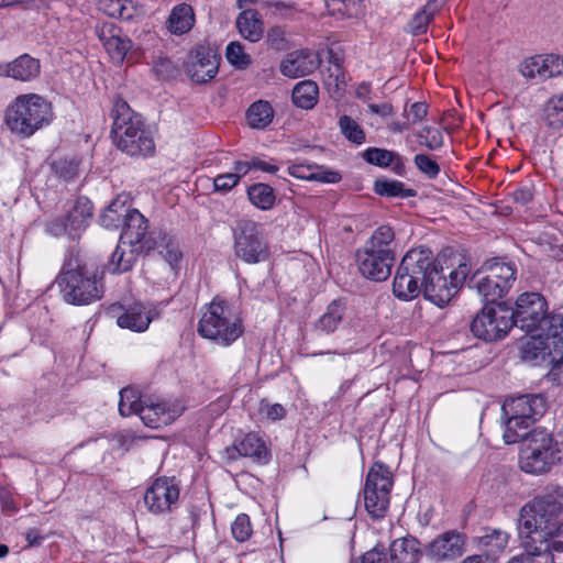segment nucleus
<instances>
[{"instance_id":"obj_47","label":"nucleus","mask_w":563,"mask_h":563,"mask_svg":"<svg viewBox=\"0 0 563 563\" xmlns=\"http://www.w3.org/2000/svg\"><path fill=\"white\" fill-rule=\"evenodd\" d=\"M339 128L344 137L350 142L357 145L365 142V132L361 125L350 115H342L339 119Z\"/></svg>"},{"instance_id":"obj_44","label":"nucleus","mask_w":563,"mask_h":563,"mask_svg":"<svg viewBox=\"0 0 563 563\" xmlns=\"http://www.w3.org/2000/svg\"><path fill=\"white\" fill-rule=\"evenodd\" d=\"M543 119L548 128L563 133V93L547 102Z\"/></svg>"},{"instance_id":"obj_3","label":"nucleus","mask_w":563,"mask_h":563,"mask_svg":"<svg viewBox=\"0 0 563 563\" xmlns=\"http://www.w3.org/2000/svg\"><path fill=\"white\" fill-rule=\"evenodd\" d=\"M111 118V134L119 150L131 156H147L154 153L152 133L146 129L142 115L133 111L126 101L121 98L114 100Z\"/></svg>"},{"instance_id":"obj_25","label":"nucleus","mask_w":563,"mask_h":563,"mask_svg":"<svg viewBox=\"0 0 563 563\" xmlns=\"http://www.w3.org/2000/svg\"><path fill=\"white\" fill-rule=\"evenodd\" d=\"M142 253L147 252L140 245H130L126 241L120 239L108 262V271L112 274H121L131 271Z\"/></svg>"},{"instance_id":"obj_33","label":"nucleus","mask_w":563,"mask_h":563,"mask_svg":"<svg viewBox=\"0 0 563 563\" xmlns=\"http://www.w3.org/2000/svg\"><path fill=\"white\" fill-rule=\"evenodd\" d=\"M194 24L195 13L191 5L187 3H180L174 7L167 20L168 31L176 35L189 32Z\"/></svg>"},{"instance_id":"obj_28","label":"nucleus","mask_w":563,"mask_h":563,"mask_svg":"<svg viewBox=\"0 0 563 563\" xmlns=\"http://www.w3.org/2000/svg\"><path fill=\"white\" fill-rule=\"evenodd\" d=\"M118 316L117 324L122 329H129L134 332H144L154 318L152 310H147L141 302H135Z\"/></svg>"},{"instance_id":"obj_56","label":"nucleus","mask_w":563,"mask_h":563,"mask_svg":"<svg viewBox=\"0 0 563 563\" xmlns=\"http://www.w3.org/2000/svg\"><path fill=\"white\" fill-rule=\"evenodd\" d=\"M432 19V14L427 11V9H422L411 19L409 26L410 31L413 35H420L426 32L428 24Z\"/></svg>"},{"instance_id":"obj_2","label":"nucleus","mask_w":563,"mask_h":563,"mask_svg":"<svg viewBox=\"0 0 563 563\" xmlns=\"http://www.w3.org/2000/svg\"><path fill=\"white\" fill-rule=\"evenodd\" d=\"M63 299L74 306H88L103 297V276L89 268L78 252H69L56 278Z\"/></svg>"},{"instance_id":"obj_38","label":"nucleus","mask_w":563,"mask_h":563,"mask_svg":"<svg viewBox=\"0 0 563 563\" xmlns=\"http://www.w3.org/2000/svg\"><path fill=\"white\" fill-rule=\"evenodd\" d=\"M291 97L297 107L306 110L312 109L318 102V85L310 79L302 80L294 87Z\"/></svg>"},{"instance_id":"obj_58","label":"nucleus","mask_w":563,"mask_h":563,"mask_svg":"<svg viewBox=\"0 0 563 563\" xmlns=\"http://www.w3.org/2000/svg\"><path fill=\"white\" fill-rule=\"evenodd\" d=\"M239 180L236 175L227 173L217 176L213 179V187L216 191L228 192L238 185Z\"/></svg>"},{"instance_id":"obj_40","label":"nucleus","mask_w":563,"mask_h":563,"mask_svg":"<svg viewBox=\"0 0 563 563\" xmlns=\"http://www.w3.org/2000/svg\"><path fill=\"white\" fill-rule=\"evenodd\" d=\"M274 118V110L267 101L258 100L250 106L246 120L253 129H265Z\"/></svg>"},{"instance_id":"obj_60","label":"nucleus","mask_w":563,"mask_h":563,"mask_svg":"<svg viewBox=\"0 0 563 563\" xmlns=\"http://www.w3.org/2000/svg\"><path fill=\"white\" fill-rule=\"evenodd\" d=\"M261 411L273 421L284 418L286 413L285 408L280 404L271 405L264 401L261 404Z\"/></svg>"},{"instance_id":"obj_21","label":"nucleus","mask_w":563,"mask_h":563,"mask_svg":"<svg viewBox=\"0 0 563 563\" xmlns=\"http://www.w3.org/2000/svg\"><path fill=\"white\" fill-rule=\"evenodd\" d=\"M464 543L463 534L454 530L446 531L428 544L426 555L434 562L455 560L463 554Z\"/></svg>"},{"instance_id":"obj_31","label":"nucleus","mask_w":563,"mask_h":563,"mask_svg":"<svg viewBox=\"0 0 563 563\" xmlns=\"http://www.w3.org/2000/svg\"><path fill=\"white\" fill-rule=\"evenodd\" d=\"M363 249L375 253H386L387 256L396 258L395 232L389 225L378 227L365 242Z\"/></svg>"},{"instance_id":"obj_32","label":"nucleus","mask_w":563,"mask_h":563,"mask_svg":"<svg viewBox=\"0 0 563 563\" xmlns=\"http://www.w3.org/2000/svg\"><path fill=\"white\" fill-rule=\"evenodd\" d=\"M236 26L240 34L250 42H257L262 38L264 26L261 14L253 9L242 11L236 19Z\"/></svg>"},{"instance_id":"obj_13","label":"nucleus","mask_w":563,"mask_h":563,"mask_svg":"<svg viewBox=\"0 0 563 563\" xmlns=\"http://www.w3.org/2000/svg\"><path fill=\"white\" fill-rule=\"evenodd\" d=\"M547 310L548 303L541 294L523 292L517 298L515 308L509 305L511 325L537 336L549 316Z\"/></svg>"},{"instance_id":"obj_45","label":"nucleus","mask_w":563,"mask_h":563,"mask_svg":"<svg viewBox=\"0 0 563 563\" xmlns=\"http://www.w3.org/2000/svg\"><path fill=\"white\" fill-rule=\"evenodd\" d=\"M144 399H141L137 391L133 388H123L120 391L119 412L123 417L133 413L139 416V409L142 408Z\"/></svg>"},{"instance_id":"obj_62","label":"nucleus","mask_w":563,"mask_h":563,"mask_svg":"<svg viewBox=\"0 0 563 563\" xmlns=\"http://www.w3.org/2000/svg\"><path fill=\"white\" fill-rule=\"evenodd\" d=\"M511 197H512L514 202H516L520 206H525L532 200L533 194H532L531 188L526 186V187L517 188L511 194Z\"/></svg>"},{"instance_id":"obj_63","label":"nucleus","mask_w":563,"mask_h":563,"mask_svg":"<svg viewBox=\"0 0 563 563\" xmlns=\"http://www.w3.org/2000/svg\"><path fill=\"white\" fill-rule=\"evenodd\" d=\"M525 553L511 558L508 563H538L536 556H544L551 563V555L549 554H537L531 553L527 549H523Z\"/></svg>"},{"instance_id":"obj_34","label":"nucleus","mask_w":563,"mask_h":563,"mask_svg":"<svg viewBox=\"0 0 563 563\" xmlns=\"http://www.w3.org/2000/svg\"><path fill=\"white\" fill-rule=\"evenodd\" d=\"M363 158L367 163L379 167L393 166V170L398 175H401L405 170L400 155L385 148L369 147L363 153Z\"/></svg>"},{"instance_id":"obj_55","label":"nucleus","mask_w":563,"mask_h":563,"mask_svg":"<svg viewBox=\"0 0 563 563\" xmlns=\"http://www.w3.org/2000/svg\"><path fill=\"white\" fill-rule=\"evenodd\" d=\"M267 45L275 51H284L287 48V40L285 31L280 26L271 27L266 36Z\"/></svg>"},{"instance_id":"obj_29","label":"nucleus","mask_w":563,"mask_h":563,"mask_svg":"<svg viewBox=\"0 0 563 563\" xmlns=\"http://www.w3.org/2000/svg\"><path fill=\"white\" fill-rule=\"evenodd\" d=\"M227 454L231 460L245 456L263 461L267 457V449L256 433H247L238 444L227 448Z\"/></svg>"},{"instance_id":"obj_12","label":"nucleus","mask_w":563,"mask_h":563,"mask_svg":"<svg viewBox=\"0 0 563 563\" xmlns=\"http://www.w3.org/2000/svg\"><path fill=\"white\" fill-rule=\"evenodd\" d=\"M235 255L249 264H256L268 258V244L261 224L242 219L233 230Z\"/></svg>"},{"instance_id":"obj_51","label":"nucleus","mask_w":563,"mask_h":563,"mask_svg":"<svg viewBox=\"0 0 563 563\" xmlns=\"http://www.w3.org/2000/svg\"><path fill=\"white\" fill-rule=\"evenodd\" d=\"M521 75L526 78H541L543 79L544 73V64L542 59V55L532 56L530 58H526L519 68Z\"/></svg>"},{"instance_id":"obj_46","label":"nucleus","mask_w":563,"mask_h":563,"mask_svg":"<svg viewBox=\"0 0 563 563\" xmlns=\"http://www.w3.org/2000/svg\"><path fill=\"white\" fill-rule=\"evenodd\" d=\"M416 137L421 146H424L429 151H437L444 144V137L442 132L433 126L424 125L417 133Z\"/></svg>"},{"instance_id":"obj_50","label":"nucleus","mask_w":563,"mask_h":563,"mask_svg":"<svg viewBox=\"0 0 563 563\" xmlns=\"http://www.w3.org/2000/svg\"><path fill=\"white\" fill-rule=\"evenodd\" d=\"M544 361H548V364L552 366L548 374L552 380L558 384L563 382V347L559 346L548 350Z\"/></svg>"},{"instance_id":"obj_15","label":"nucleus","mask_w":563,"mask_h":563,"mask_svg":"<svg viewBox=\"0 0 563 563\" xmlns=\"http://www.w3.org/2000/svg\"><path fill=\"white\" fill-rule=\"evenodd\" d=\"M93 214L91 201L79 197L65 217H59L47 224V231L54 236L67 234L76 239L88 227Z\"/></svg>"},{"instance_id":"obj_30","label":"nucleus","mask_w":563,"mask_h":563,"mask_svg":"<svg viewBox=\"0 0 563 563\" xmlns=\"http://www.w3.org/2000/svg\"><path fill=\"white\" fill-rule=\"evenodd\" d=\"M421 555L420 542L413 537L397 539L390 544L391 563H417Z\"/></svg>"},{"instance_id":"obj_20","label":"nucleus","mask_w":563,"mask_h":563,"mask_svg":"<svg viewBox=\"0 0 563 563\" xmlns=\"http://www.w3.org/2000/svg\"><path fill=\"white\" fill-rule=\"evenodd\" d=\"M396 258L387 256L386 253H375L371 250L360 249L356 252V263L360 273L375 282L386 280L390 274Z\"/></svg>"},{"instance_id":"obj_42","label":"nucleus","mask_w":563,"mask_h":563,"mask_svg":"<svg viewBox=\"0 0 563 563\" xmlns=\"http://www.w3.org/2000/svg\"><path fill=\"white\" fill-rule=\"evenodd\" d=\"M289 174L299 179L317 180L321 183L333 184L341 179V176L336 172L330 170H318L313 172L310 166L306 165H292L289 167Z\"/></svg>"},{"instance_id":"obj_5","label":"nucleus","mask_w":563,"mask_h":563,"mask_svg":"<svg viewBox=\"0 0 563 563\" xmlns=\"http://www.w3.org/2000/svg\"><path fill=\"white\" fill-rule=\"evenodd\" d=\"M563 463V440L543 430L534 429L527 435V442L520 451L519 465L528 474L549 473L555 465Z\"/></svg>"},{"instance_id":"obj_26","label":"nucleus","mask_w":563,"mask_h":563,"mask_svg":"<svg viewBox=\"0 0 563 563\" xmlns=\"http://www.w3.org/2000/svg\"><path fill=\"white\" fill-rule=\"evenodd\" d=\"M41 71L38 59L27 54H23L14 60L0 66V75L8 76L20 81H31L35 79Z\"/></svg>"},{"instance_id":"obj_27","label":"nucleus","mask_w":563,"mask_h":563,"mask_svg":"<svg viewBox=\"0 0 563 563\" xmlns=\"http://www.w3.org/2000/svg\"><path fill=\"white\" fill-rule=\"evenodd\" d=\"M98 9L110 18L123 21L139 20L145 13L144 7L132 0H99Z\"/></svg>"},{"instance_id":"obj_52","label":"nucleus","mask_w":563,"mask_h":563,"mask_svg":"<svg viewBox=\"0 0 563 563\" xmlns=\"http://www.w3.org/2000/svg\"><path fill=\"white\" fill-rule=\"evenodd\" d=\"M416 167L428 178L434 179L440 174L439 164L427 154H417L413 157Z\"/></svg>"},{"instance_id":"obj_64","label":"nucleus","mask_w":563,"mask_h":563,"mask_svg":"<svg viewBox=\"0 0 563 563\" xmlns=\"http://www.w3.org/2000/svg\"><path fill=\"white\" fill-rule=\"evenodd\" d=\"M368 109L371 112L379 114L382 117H387L393 112V106L388 102H384L380 104L369 103Z\"/></svg>"},{"instance_id":"obj_48","label":"nucleus","mask_w":563,"mask_h":563,"mask_svg":"<svg viewBox=\"0 0 563 563\" xmlns=\"http://www.w3.org/2000/svg\"><path fill=\"white\" fill-rule=\"evenodd\" d=\"M225 57L232 66L241 70L246 69L252 63L251 56L244 52L240 42H231L227 46Z\"/></svg>"},{"instance_id":"obj_24","label":"nucleus","mask_w":563,"mask_h":563,"mask_svg":"<svg viewBox=\"0 0 563 563\" xmlns=\"http://www.w3.org/2000/svg\"><path fill=\"white\" fill-rule=\"evenodd\" d=\"M320 65L318 55L307 51H295L280 63V73L289 78H298L313 73Z\"/></svg>"},{"instance_id":"obj_7","label":"nucleus","mask_w":563,"mask_h":563,"mask_svg":"<svg viewBox=\"0 0 563 563\" xmlns=\"http://www.w3.org/2000/svg\"><path fill=\"white\" fill-rule=\"evenodd\" d=\"M431 265V250L424 246L412 249L402 257L397 267L393 294L401 300L417 298L424 290L427 269Z\"/></svg>"},{"instance_id":"obj_35","label":"nucleus","mask_w":563,"mask_h":563,"mask_svg":"<svg viewBox=\"0 0 563 563\" xmlns=\"http://www.w3.org/2000/svg\"><path fill=\"white\" fill-rule=\"evenodd\" d=\"M346 305L342 299H335L327 307L323 314L317 320L316 329L323 333L334 332L343 321Z\"/></svg>"},{"instance_id":"obj_59","label":"nucleus","mask_w":563,"mask_h":563,"mask_svg":"<svg viewBox=\"0 0 563 563\" xmlns=\"http://www.w3.org/2000/svg\"><path fill=\"white\" fill-rule=\"evenodd\" d=\"M199 519L200 509H198L197 507H190L187 514L181 518V520L184 521V525L180 527L181 531L186 533L189 530H195L198 526Z\"/></svg>"},{"instance_id":"obj_37","label":"nucleus","mask_w":563,"mask_h":563,"mask_svg":"<svg viewBox=\"0 0 563 563\" xmlns=\"http://www.w3.org/2000/svg\"><path fill=\"white\" fill-rule=\"evenodd\" d=\"M129 197L119 195L112 202L104 209L100 216V223L107 229L118 228L125 221L126 211L131 209L126 206Z\"/></svg>"},{"instance_id":"obj_36","label":"nucleus","mask_w":563,"mask_h":563,"mask_svg":"<svg viewBox=\"0 0 563 563\" xmlns=\"http://www.w3.org/2000/svg\"><path fill=\"white\" fill-rule=\"evenodd\" d=\"M509 534L499 529H486L485 533L478 538V548L485 552L484 556L496 560L503 553L508 544Z\"/></svg>"},{"instance_id":"obj_53","label":"nucleus","mask_w":563,"mask_h":563,"mask_svg":"<svg viewBox=\"0 0 563 563\" xmlns=\"http://www.w3.org/2000/svg\"><path fill=\"white\" fill-rule=\"evenodd\" d=\"M231 531L236 541H246L252 534V527L249 516L245 514H240L233 521Z\"/></svg>"},{"instance_id":"obj_1","label":"nucleus","mask_w":563,"mask_h":563,"mask_svg":"<svg viewBox=\"0 0 563 563\" xmlns=\"http://www.w3.org/2000/svg\"><path fill=\"white\" fill-rule=\"evenodd\" d=\"M563 488L547 486L520 512L519 539L522 549L551 555V563H563Z\"/></svg>"},{"instance_id":"obj_23","label":"nucleus","mask_w":563,"mask_h":563,"mask_svg":"<svg viewBox=\"0 0 563 563\" xmlns=\"http://www.w3.org/2000/svg\"><path fill=\"white\" fill-rule=\"evenodd\" d=\"M180 411L176 406H170L165 401L144 399L142 408L139 409V417L145 426L157 429L172 423Z\"/></svg>"},{"instance_id":"obj_6","label":"nucleus","mask_w":563,"mask_h":563,"mask_svg":"<svg viewBox=\"0 0 563 563\" xmlns=\"http://www.w3.org/2000/svg\"><path fill=\"white\" fill-rule=\"evenodd\" d=\"M53 118L52 106L45 98L35 93L19 96L5 112V123L10 131L21 137L33 135Z\"/></svg>"},{"instance_id":"obj_18","label":"nucleus","mask_w":563,"mask_h":563,"mask_svg":"<svg viewBox=\"0 0 563 563\" xmlns=\"http://www.w3.org/2000/svg\"><path fill=\"white\" fill-rule=\"evenodd\" d=\"M537 336L545 338L544 346L539 349L536 341L527 342L523 347L525 360L538 361L539 356L545 360V350L563 347V313L549 314Z\"/></svg>"},{"instance_id":"obj_39","label":"nucleus","mask_w":563,"mask_h":563,"mask_svg":"<svg viewBox=\"0 0 563 563\" xmlns=\"http://www.w3.org/2000/svg\"><path fill=\"white\" fill-rule=\"evenodd\" d=\"M374 191L379 196L388 198H410L417 194L415 189L407 188L404 183L388 178L375 180Z\"/></svg>"},{"instance_id":"obj_16","label":"nucleus","mask_w":563,"mask_h":563,"mask_svg":"<svg viewBox=\"0 0 563 563\" xmlns=\"http://www.w3.org/2000/svg\"><path fill=\"white\" fill-rule=\"evenodd\" d=\"M220 60V55L212 47L198 44L187 54L184 67L192 81L206 84L218 74Z\"/></svg>"},{"instance_id":"obj_10","label":"nucleus","mask_w":563,"mask_h":563,"mask_svg":"<svg viewBox=\"0 0 563 563\" xmlns=\"http://www.w3.org/2000/svg\"><path fill=\"white\" fill-rule=\"evenodd\" d=\"M515 280L514 264L495 262L475 273L471 278V285L485 301L495 303L509 291Z\"/></svg>"},{"instance_id":"obj_61","label":"nucleus","mask_w":563,"mask_h":563,"mask_svg":"<svg viewBox=\"0 0 563 563\" xmlns=\"http://www.w3.org/2000/svg\"><path fill=\"white\" fill-rule=\"evenodd\" d=\"M360 563H386L385 552L383 549L375 547L361 558Z\"/></svg>"},{"instance_id":"obj_54","label":"nucleus","mask_w":563,"mask_h":563,"mask_svg":"<svg viewBox=\"0 0 563 563\" xmlns=\"http://www.w3.org/2000/svg\"><path fill=\"white\" fill-rule=\"evenodd\" d=\"M544 64L543 79L563 74V57L554 54L542 55Z\"/></svg>"},{"instance_id":"obj_11","label":"nucleus","mask_w":563,"mask_h":563,"mask_svg":"<svg viewBox=\"0 0 563 563\" xmlns=\"http://www.w3.org/2000/svg\"><path fill=\"white\" fill-rule=\"evenodd\" d=\"M467 272L466 265H460L457 269L450 273V279H448L431 252V265L426 272L424 297L438 307L446 306L465 280Z\"/></svg>"},{"instance_id":"obj_43","label":"nucleus","mask_w":563,"mask_h":563,"mask_svg":"<svg viewBox=\"0 0 563 563\" xmlns=\"http://www.w3.org/2000/svg\"><path fill=\"white\" fill-rule=\"evenodd\" d=\"M247 196L251 203L262 210L273 208L276 199L273 188L262 183L250 186Z\"/></svg>"},{"instance_id":"obj_8","label":"nucleus","mask_w":563,"mask_h":563,"mask_svg":"<svg viewBox=\"0 0 563 563\" xmlns=\"http://www.w3.org/2000/svg\"><path fill=\"white\" fill-rule=\"evenodd\" d=\"M197 331L202 338L228 346L243 334L244 329L227 301L213 299L202 313Z\"/></svg>"},{"instance_id":"obj_41","label":"nucleus","mask_w":563,"mask_h":563,"mask_svg":"<svg viewBox=\"0 0 563 563\" xmlns=\"http://www.w3.org/2000/svg\"><path fill=\"white\" fill-rule=\"evenodd\" d=\"M155 249L158 250L159 255H162L173 268L179 264L183 257L178 241L166 233H158Z\"/></svg>"},{"instance_id":"obj_9","label":"nucleus","mask_w":563,"mask_h":563,"mask_svg":"<svg viewBox=\"0 0 563 563\" xmlns=\"http://www.w3.org/2000/svg\"><path fill=\"white\" fill-rule=\"evenodd\" d=\"M393 484V474L388 466L375 462L366 475L363 489L365 509L373 519H380L385 516L390 501Z\"/></svg>"},{"instance_id":"obj_19","label":"nucleus","mask_w":563,"mask_h":563,"mask_svg":"<svg viewBox=\"0 0 563 563\" xmlns=\"http://www.w3.org/2000/svg\"><path fill=\"white\" fill-rule=\"evenodd\" d=\"M120 239L130 245H140L146 252L155 250L156 246V236L148 232V221L137 209L126 211Z\"/></svg>"},{"instance_id":"obj_57","label":"nucleus","mask_w":563,"mask_h":563,"mask_svg":"<svg viewBox=\"0 0 563 563\" xmlns=\"http://www.w3.org/2000/svg\"><path fill=\"white\" fill-rule=\"evenodd\" d=\"M404 113L411 125H415L427 117L428 106L424 102H415L410 106L409 111L407 112V109H405Z\"/></svg>"},{"instance_id":"obj_4","label":"nucleus","mask_w":563,"mask_h":563,"mask_svg":"<svg viewBox=\"0 0 563 563\" xmlns=\"http://www.w3.org/2000/svg\"><path fill=\"white\" fill-rule=\"evenodd\" d=\"M548 410V401L542 394H525L510 397L501 407L505 420L504 441L514 444L530 434V428Z\"/></svg>"},{"instance_id":"obj_14","label":"nucleus","mask_w":563,"mask_h":563,"mask_svg":"<svg viewBox=\"0 0 563 563\" xmlns=\"http://www.w3.org/2000/svg\"><path fill=\"white\" fill-rule=\"evenodd\" d=\"M507 301L494 306H485L471 323L472 333L484 341L492 342L503 339L512 328Z\"/></svg>"},{"instance_id":"obj_49","label":"nucleus","mask_w":563,"mask_h":563,"mask_svg":"<svg viewBox=\"0 0 563 563\" xmlns=\"http://www.w3.org/2000/svg\"><path fill=\"white\" fill-rule=\"evenodd\" d=\"M52 169L59 178L70 181L78 176L79 161L77 158H58L52 163Z\"/></svg>"},{"instance_id":"obj_17","label":"nucleus","mask_w":563,"mask_h":563,"mask_svg":"<svg viewBox=\"0 0 563 563\" xmlns=\"http://www.w3.org/2000/svg\"><path fill=\"white\" fill-rule=\"evenodd\" d=\"M178 498V481L175 477L162 476L145 490L144 504L150 512L161 515L172 511Z\"/></svg>"},{"instance_id":"obj_22","label":"nucleus","mask_w":563,"mask_h":563,"mask_svg":"<svg viewBox=\"0 0 563 563\" xmlns=\"http://www.w3.org/2000/svg\"><path fill=\"white\" fill-rule=\"evenodd\" d=\"M96 34L101 41L110 58L114 63L121 64L132 47L131 40L121 35V30L113 23L97 25Z\"/></svg>"}]
</instances>
